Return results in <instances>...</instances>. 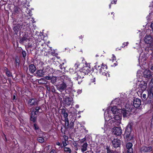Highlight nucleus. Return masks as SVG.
<instances>
[{
    "instance_id": "4d7b16f0",
    "label": "nucleus",
    "mask_w": 153,
    "mask_h": 153,
    "mask_svg": "<svg viewBox=\"0 0 153 153\" xmlns=\"http://www.w3.org/2000/svg\"><path fill=\"white\" fill-rule=\"evenodd\" d=\"M6 74L8 76H11V74L9 71H7Z\"/></svg>"
},
{
    "instance_id": "13d9d810",
    "label": "nucleus",
    "mask_w": 153,
    "mask_h": 153,
    "mask_svg": "<svg viewBox=\"0 0 153 153\" xmlns=\"http://www.w3.org/2000/svg\"><path fill=\"white\" fill-rule=\"evenodd\" d=\"M50 153H56V151L54 149H52L50 152Z\"/></svg>"
},
{
    "instance_id": "72a5a7b5",
    "label": "nucleus",
    "mask_w": 153,
    "mask_h": 153,
    "mask_svg": "<svg viewBox=\"0 0 153 153\" xmlns=\"http://www.w3.org/2000/svg\"><path fill=\"white\" fill-rule=\"evenodd\" d=\"M51 81L52 83H54L56 81V77L55 76H52L51 78Z\"/></svg>"
},
{
    "instance_id": "6e6d98bb",
    "label": "nucleus",
    "mask_w": 153,
    "mask_h": 153,
    "mask_svg": "<svg viewBox=\"0 0 153 153\" xmlns=\"http://www.w3.org/2000/svg\"><path fill=\"white\" fill-rule=\"evenodd\" d=\"M113 57H112V61H113L114 60H115L116 59V58L115 56L114 55H112Z\"/></svg>"
},
{
    "instance_id": "423d86ee",
    "label": "nucleus",
    "mask_w": 153,
    "mask_h": 153,
    "mask_svg": "<svg viewBox=\"0 0 153 153\" xmlns=\"http://www.w3.org/2000/svg\"><path fill=\"white\" fill-rule=\"evenodd\" d=\"M118 114H113L114 120L112 121H113L114 124L116 125H119L121 123V114L120 113H118Z\"/></svg>"
},
{
    "instance_id": "1a4fd4ad",
    "label": "nucleus",
    "mask_w": 153,
    "mask_h": 153,
    "mask_svg": "<svg viewBox=\"0 0 153 153\" xmlns=\"http://www.w3.org/2000/svg\"><path fill=\"white\" fill-rule=\"evenodd\" d=\"M112 133L115 135L120 136L122 133V131L120 127H114L112 129Z\"/></svg>"
},
{
    "instance_id": "dca6fc26",
    "label": "nucleus",
    "mask_w": 153,
    "mask_h": 153,
    "mask_svg": "<svg viewBox=\"0 0 153 153\" xmlns=\"http://www.w3.org/2000/svg\"><path fill=\"white\" fill-rule=\"evenodd\" d=\"M140 100L136 98L135 99L133 102V105L134 107L137 108L139 107L141 105Z\"/></svg>"
},
{
    "instance_id": "aec40b11",
    "label": "nucleus",
    "mask_w": 153,
    "mask_h": 153,
    "mask_svg": "<svg viewBox=\"0 0 153 153\" xmlns=\"http://www.w3.org/2000/svg\"><path fill=\"white\" fill-rule=\"evenodd\" d=\"M44 72H45V73L46 74H50L53 72V68L49 66H47L45 69Z\"/></svg>"
},
{
    "instance_id": "774afa93",
    "label": "nucleus",
    "mask_w": 153,
    "mask_h": 153,
    "mask_svg": "<svg viewBox=\"0 0 153 153\" xmlns=\"http://www.w3.org/2000/svg\"><path fill=\"white\" fill-rule=\"evenodd\" d=\"M46 87L47 89L49 91L50 90V88L48 87L47 85H46Z\"/></svg>"
},
{
    "instance_id": "9b49d317",
    "label": "nucleus",
    "mask_w": 153,
    "mask_h": 153,
    "mask_svg": "<svg viewBox=\"0 0 153 153\" xmlns=\"http://www.w3.org/2000/svg\"><path fill=\"white\" fill-rule=\"evenodd\" d=\"M62 79H63V82H65V83L67 84L68 85L71 86L72 85V82L71 79L67 76L66 75L64 76Z\"/></svg>"
},
{
    "instance_id": "f704fd0d",
    "label": "nucleus",
    "mask_w": 153,
    "mask_h": 153,
    "mask_svg": "<svg viewBox=\"0 0 153 153\" xmlns=\"http://www.w3.org/2000/svg\"><path fill=\"white\" fill-rule=\"evenodd\" d=\"M91 83H90L89 84L90 85H94L95 84V78H94L93 79H91Z\"/></svg>"
},
{
    "instance_id": "f3484780",
    "label": "nucleus",
    "mask_w": 153,
    "mask_h": 153,
    "mask_svg": "<svg viewBox=\"0 0 153 153\" xmlns=\"http://www.w3.org/2000/svg\"><path fill=\"white\" fill-rule=\"evenodd\" d=\"M36 76L40 77L43 76L45 74L43 69H40L36 71Z\"/></svg>"
},
{
    "instance_id": "9d476101",
    "label": "nucleus",
    "mask_w": 153,
    "mask_h": 153,
    "mask_svg": "<svg viewBox=\"0 0 153 153\" xmlns=\"http://www.w3.org/2000/svg\"><path fill=\"white\" fill-rule=\"evenodd\" d=\"M122 104L119 105L117 104V106H114L111 108V111L112 112L113 114H115L120 113V112L118 111L120 110H121V108H120V107H121Z\"/></svg>"
},
{
    "instance_id": "c85d7f7f",
    "label": "nucleus",
    "mask_w": 153,
    "mask_h": 153,
    "mask_svg": "<svg viewBox=\"0 0 153 153\" xmlns=\"http://www.w3.org/2000/svg\"><path fill=\"white\" fill-rule=\"evenodd\" d=\"M29 38L27 34H26L23 36V37L21 39V41L22 42L29 40Z\"/></svg>"
},
{
    "instance_id": "6ab92c4d",
    "label": "nucleus",
    "mask_w": 153,
    "mask_h": 153,
    "mask_svg": "<svg viewBox=\"0 0 153 153\" xmlns=\"http://www.w3.org/2000/svg\"><path fill=\"white\" fill-rule=\"evenodd\" d=\"M148 96L150 98L153 97V86H150L148 89Z\"/></svg>"
},
{
    "instance_id": "ea45409f",
    "label": "nucleus",
    "mask_w": 153,
    "mask_h": 153,
    "mask_svg": "<svg viewBox=\"0 0 153 153\" xmlns=\"http://www.w3.org/2000/svg\"><path fill=\"white\" fill-rule=\"evenodd\" d=\"M69 71L71 73H72V74H73V75H74L75 74L77 73L75 72V71H74V70L72 68H70Z\"/></svg>"
},
{
    "instance_id": "f257e3e1",
    "label": "nucleus",
    "mask_w": 153,
    "mask_h": 153,
    "mask_svg": "<svg viewBox=\"0 0 153 153\" xmlns=\"http://www.w3.org/2000/svg\"><path fill=\"white\" fill-rule=\"evenodd\" d=\"M107 69V66L103 64H102L101 66H98L97 70L99 71L100 73L101 74L105 76L106 77L109 76V74L106 71Z\"/></svg>"
},
{
    "instance_id": "79ce46f5",
    "label": "nucleus",
    "mask_w": 153,
    "mask_h": 153,
    "mask_svg": "<svg viewBox=\"0 0 153 153\" xmlns=\"http://www.w3.org/2000/svg\"><path fill=\"white\" fill-rule=\"evenodd\" d=\"M35 115L33 114V115L32 118L31 117V120H32L33 122H34L36 120V118L34 116Z\"/></svg>"
},
{
    "instance_id": "052dcab7",
    "label": "nucleus",
    "mask_w": 153,
    "mask_h": 153,
    "mask_svg": "<svg viewBox=\"0 0 153 153\" xmlns=\"http://www.w3.org/2000/svg\"><path fill=\"white\" fill-rule=\"evenodd\" d=\"M64 141H67L68 139V137L65 136L64 137Z\"/></svg>"
},
{
    "instance_id": "a19ab883",
    "label": "nucleus",
    "mask_w": 153,
    "mask_h": 153,
    "mask_svg": "<svg viewBox=\"0 0 153 153\" xmlns=\"http://www.w3.org/2000/svg\"><path fill=\"white\" fill-rule=\"evenodd\" d=\"M16 64V66H19V59H16L15 60Z\"/></svg>"
},
{
    "instance_id": "2eb2a0df",
    "label": "nucleus",
    "mask_w": 153,
    "mask_h": 153,
    "mask_svg": "<svg viewBox=\"0 0 153 153\" xmlns=\"http://www.w3.org/2000/svg\"><path fill=\"white\" fill-rule=\"evenodd\" d=\"M132 144L131 143H128L126 146V147L128 150L127 153H132L133 149L132 148Z\"/></svg>"
},
{
    "instance_id": "ddd939ff",
    "label": "nucleus",
    "mask_w": 153,
    "mask_h": 153,
    "mask_svg": "<svg viewBox=\"0 0 153 153\" xmlns=\"http://www.w3.org/2000/svg\"><path fill=\"white\" fill-rule=\"evenodd\" d=\"M152 148L151 146H143L141 147L140 150L142 152H150L152 151Z\"/></svg>"
},
{
    "instance_id": "864d4df0",
    "label": "nucleus",
    "mask_w": 153,
    "mask_h": 153,
    "mask_svg": "<svg viewBox=\"0 0 153 153\" xmlns=\"http://www.w3.org/2000/svg\"><path fill=\"white\" fill-rule=\"evenodd\" d=\"M80 65L76 63V64L75 65V67L76 68H79V66Z\"/></svg>"
},
{
    "instance_id": "39448f33",
    "label": "nucleus",
    "mask_w": 153,
    "mask_h": 153,
    "mask_svg": "<svg viewBox=\"0 0 153 153\" xmlns=\"http://www.w3.org/2000/svg\"><path fill=\"white\" fill-rule=\"evenodd\" d=\"M67 85H68L65 83V82L61 81L59 82L56 86L57 90L60 92H62L66 89Z\"/></svg>"
},
{
    "instance_id": "3c124183",
    "label": "nucleus",
    "mask_w": 153,
    "mask_h": 153,
    "mask_svg": "<svg viewBox=\"0 0 153 153\" xmlns=\"http://www.w3.org/2000/svg\"><path fill=\"white\" fill-rule=\"evenodd\" d=\"M128 44V42L124 43L123 44V45L124 46L123 47H124L125 46L127 45Z\"/></svg>"
},
{
    "instance_id": "69168bd1",
    "label": "nucleus",
    "mask_w": 153,
    "mask_h": 153,
    "mask_svg": "<svg viewBox=\"0 0 153 153\" xmlns=\"http://www.w3.org/2000/svg\"><path fill=\"white\" fill-rule=\"evenodd\" d=\"M151 27L152 29V30H153V22L151 24Z\"/></svg>"
},
{
    "instance_id": "de8ad7c7",
    "label": "nucleus",
    "mask_w": 153,
    "mask_h": 153,
    "mask_svg": "<svg viewBox=\"0 0 153 153\" xmlns=\"http://www.w3.org/2000/svg\"><path fill=\"white\" fill-rule=\"evenodd\" d=\"M149 85L150 86H153V78L151 79L149 82Z\"/></svg>"
},
{
    "instance_id": "473e14b6",
    "label": "nucleus",
    "mask_w": 153,
    "mask_h": 153,
    "mask_svg": "<svg viewBox=\"0 0 153 153\" xmlns=\"http://www.w3.org/2000/svg\"><path fill=\"white\" fill-rule=\"evenodd\" d=\"M24 1H26V2L25 3H23L24 5L23 6L25 8H27L29 6V2L27 0H24Z\"/></svg>"
},
{
    "instance_id": "5701e85b",
    "label": "nucleus",
    "mask_w": 153,
    "mask_h": 153,
    "mask_svg": "<svg viewBox=\"0 0 153 153\" xmlns=\"http://www.w3.org/2000/svg\"><path fill=\"white\" fill-rule=\"evenodd\" d=\"M29 70L30 73H33L36 71V68L34 65L31 64L29 66Z\"/></svg>"
},
{
    "instance_id": "4468645a",
    "label": "nucleus",
    "mask_w": 153,
    "mask_h": 153,
    "mask_svg": "<svg viewBox=\"0 0 153 153\" xmlns=\"http://www.w3.org/2000/svg\"><path fill=\"white\" fill-rule=\"evenodd\" d=\"M147 83L143 81H142L139 85V87L142 90H145L147 88Z\"/></svg>"
},
{
    "instance_id": "6e6552de",
    "label": "nucleus",
    "mask_w": 153,
    "mask_h": 153,
    "mask_svg": "<svg viewBox=\"0 0 153 153\" xmlns=\"http://www.w3.org/2000/svg\"><path fill=\"white\" fill-rule=\"evenodd\" d=\"M84 67H83L82 70V71H80L81 72L82 75H84L86 74H87L90 71V65L89 64H87L85 63L84 65H83Z\"/></svg>"
},
{
    "instance_id": "c756f323",
    "label": "nucleus",
    "mask_w": 153,
    "mask_h": 153,
    "mask_svg": "<svg viewBox=\"0 0 153 153\" xmlns=\"http://www.w3.org/2000/svg\"><path fill=\"white\" fill-rule=\"evenodd\" d=\"M33 128L37 133L38 134L40 132V129L39 128L38 126L36 124H34Z\"/></svg>"
},
{
    "instance_id": "c9c22d12",
    "label": "nucleus",
    "mask_w": 153,
    "mask_h": 153,
    "mask_svg": "<svg viewBox=\"0 0 153 153\" xmlns=\"http://www.w3.org/2000/svg\"><path fill=\"white\" fill-rule=\"evenodd\" d=\"M140 39L141 38L140 36ZM141 41V39H140L139 40V41H137V42H136L135 44L136 45L137 47V48H140V42Z\"/></svg>"
},
{
    "instance_id": "4be33fe9",
    "label": "nucleus",
    "mask_w": 153,
    "mask_h": 153,
    "mask_svg": "<svg viewBox=\"0 0 153 153\" xmlns=\"http://www.w3.org/2000/svg\"><path fill=\"white\" fill-rule=\"evenodd\" d=\"M22 28V25L20 24H18L13 27V30L16 33H17L19 31L21 28Z\"/></svg>"
},
{
    "instance_id": "a878e982",
    "label": "nucleus",
    "mask_w": 153,
    "mask_h": 153,
    "mask_svg": "<svg viewBox=\"0 0 153 153\" xmlns=\"http://www.w3.org/2000/svg\"><path fill=\"white\" fill-rule=\"evenodd\" d=\"M104 115L105 119V121H106V120H109L110 119V118H109V119H107V115H108V117H110L111 118V119L112 118V117H111V116L110 114L109 115V114L108 113V110H105V111L104 113Z\"/></svg>"
},
{
    "instance_id": "7c9ffc66",
    "label": "nucleus",
    "mask_w": 153,
    "mask_h": 153,
    "mask_svg": "<svg viewBox=\"0 0 153 153\" xmlns=\"http://www.w3.org/2000/svg\"><path fill=\"white\" fill-rule=\"evenodd\" d=\"M37 140L39 143H41L44 142L45 141L44 138L41 137H39L37 138Z\"/></svg>"
},
{
    "instance_id": "f03ea898",
    "label": "nucleus",
    "mask_w": 153,
    "mask_h": 153,
    "mask_svg": "<svg viewBox=\"0 0 153 153\" xmlns=\"http://www.w3.org/2000/svg\"><path fill=\"white\" fill-rule=\"evenodd\" d=\"M145 43L149 45V47L151 50H153V39L150 35H146L144 38Z\"/></svg>"
},
{
    "instance_id": "4c0bfd02",
    "label": "nucleus",
    "mask_w": 153,
    "mask_h": 153,
    "mask_svg": "<svg viewBox=\"0 0 153 153\" xmlns=\"http://www.w3.org/2000/svg\"><path fill=\"white\" fill-rule=\"evenodd\" d=\"M141 56H140V58L139 59V63H141L142 62H144L146 60V58H141Z\"/></svg>"
},
{
    "instance_id": "7ed1b4c3",
    "label": "nucleus",
    "mask_w": 153,
    "mask_h": 153,
    "mask_svg": "<svg viewBox=\"0 0 153 153\" xmlns=\"http://www.w3.org/2000/svg\"><path fill=\"white\" fill-rule=\"evenodd\" d=\"M133 124V123L132 122H129L128 125L126 126V132L124 134L126 138H128V139H130V137H131V138H132V137H131V132Z\"/></svg>"
},
{
    "instance_id": "0e129e2a",
    "label": "nucleus",
    "mask_w": 153,
    "mask_h": 153,
    "mask_svg": "<svg viewBox=\"0 0 153 153\" xmlns=\"http://www.w3.org/2000/svg\"><path fill=\"white\" fill-rule=\"evenodd\" d=\"M146 95L145 94H143V98H144V99H145L146 98Z\"/></svg>"
},
{
    "instance_id": "37998d69",
    "label": "nucleus",
    "mask_w": 153,
    "mask_h": 153,
    "mask_svg": "<svg viewBox=\"0 0 153 153\" xmlns=\"http://www.w3.org/2000/svg\"><path fill=\"white\" fill-rule=\"evenodd\" d=\"M22 56L24 58H25L26 57V53L25 51H22Z\"/></svg>"
},
{
    "instance_id": "49530a36",
    "label": "nucleus",
    "mask_w": 153,
    "mask_h": 153,
    "mask_svg": "<svg viewBox=\"0 0 153 153\" xmlns=\"http://www.w3.org/2000/svg\"><path fill=\"white\" fill-rule=\"evenodd\" d=\"M63 116L65 118V119L68 118V114L66 112L65 113H64V114H63Z\"/></svg>"
},
{
    "instance_id": "f8f14e48",
    "label": "nucleus",
    "mask_w": 153,
    "mask_h": 153,
    "mask_svg": "<svg viewBox=\"0 0 153 153\" xmlns=\"http://www.w3.org/2000/svg\"><path fill=\"white\" fill-rule=\"evenodd\" d=\"M112 143L113 147L115 148H117L120 146L121 142L120 140L117 139H114L112 141Z\"/></svg>"
},
{
    "instance_id": "09e8293b",
    "label": "nucleus",
    "mask_w": 153,
    "mask_h": 153,
    "mask_svg": "<svg viewBox=\"0 0 153 153\" xmlns=\"http://www.w3.org/2000/svg\"><path fill=\"white\" fill-rule=\"evenodd\" d=\"M70 109H71V110H73L74 111L73 112H71V113L72 114H74V113H76V110L75 109H74V108H71Z\"/></svg>"
},
{
    "instance_id": "cd10ccee",
    "label": "nucleus",
    "mask_w": 153,
    "mask_h": 153,
    "mask_svg": "<svg viewBox=\"0 0 153 153\" xmlns=\"http://www.w3.org/2000/svg\"><path fill=\"white\" fill-rule=\"evenodd\" d=\"M13 13L14 14H18L19 12L20 9L19 7L16 6H15L13 10Z\"/></svg>"
},
{
    "instance_id": "bf43d9fd",
    "label": "nucleus",
    "mask_w": 153,
    "mask_h": 153,
    "mask_svg": "<svg viewBox=\"0 0 153 153\" xmlns=\"http://www.w3.org/2000/svg\"><path fill=\"white\" fill-rule=\"evenodd\" d=\"M66 112H65V109H63L62 110V114H63L64 113H65Z\"/></svg>"
},
{
    "instance_id": "2f4dec72",
    "label": "nucleus",
    "mask_w": 153,
    "mask_h": 153,
    "mask_svg": "<svg viewBox=\"0 0 153 153\" xmlns=\"http://www.w3.org/2000/svg\"><path fill=\"white\" fill-rule=\"evenodd\" d=\"M64 150L65 152L67 153H71V149L68 147H65L64 148Z\"/></svg>"
},
{
    "instance_id": "c03bdc74",
    "label": "nucleus",
    "mask_w": 153,
    "mask_h": 153,
    "mask_svg": "<svg viewBox=\"0 0 153 153\" xmlns=\"http://www.w3.org/2000/svg\"><path fill=\"white\" fill-rule=\"evenodd\" d=\"M66 141H64L62 142V145L63 146L65 147L67 145V144L66 143Z\"/></svg>"
},
{
    "instance_id": "412c9836",
    "label": "nucleus",
    "mask_w": 153,
    "mask_h": 153,
    "mask_svg": "<svg viewBox=\"0 0 153 153\" xmlns=\"http://www.w3.org/2000/svg\"><path fill=\"white\" fill-rule=\"evenodd\" d=\"M143 75L145 77L148 78L152 76V74L149 70H146L143 72Z\"/></svg>"
},
{
    "instance_id": "8fccbe9b",
    "label": "nucleus",
    "mask_w": 153,
    "mask_h": 153,
    "mask_svg": "<svg viewBox=\"0 0 153 153\" xmlns=\"http://www.w3.org/2000/svg\"><path fill=\"white\" fill-rule=\"evenodd\" d=\"M116 1H117L116 0H113V1L111 2V4L109 5V8H111V4H113L114 3L115 4H116Z\"/></svg>"
},
{
    "instance_id": "338daca9",
    "label": "nucleus",
    "mask_w": 153,
    "mask_h": 153,
    "mask_svg": "<svg viewBox=\"0 0 153 153\" xmlns=\"http://www.w3.org/2000/svg\"><path fill=\"white\" fill-rule=\"evenodd\" d=\"M56 145L58 146H60V143H59V142H57L56 143Z\"/></svg>"
},
{
    "instance_id": "58836bf2",
    "label": "nucleus",
    "mask_w": 153,
    "mask_h": 153,
    "mask_svg": "<svg viewBox=\"0 0 153 153\" xmlns=\"http://www.w3.org/2000/svg\"><path fill=\"white\" fill-rule=\"evenodd\" d=\"M66 126H68L69 125V120L68 118H65V120Z\"/></svg>"
},
{
    "instance_id": "bb28decb",
    "label": "nucleus",
    "mask_w": 153,
    "mask_h": 153,
    "mask_svg": "<svg viewBox=\"0 0 153 153\" xmlns=\"http://www.w3.org/2000/svg\"><path fill=\"white\" fill-rule=\"evenodd\" d=\"M28 103L31 105H35L36 104V100L35 99H32L29 100Z\"/></svg>"
},
{
    "instance_id": "e2e57ef3",
    "label": "nucleus",
    "mask_w": 153,
    "mask_h": 153,
    "mask_svg": "<svg viewBox=\"0 0 153 153\" xmlns=\"http://www.w3.org/2000/svg\"><path fill=\"white\" fill-rule=\"evenodd\" d=\"M111 151L109 149H107V153H111Z\"/></svg>"
},
{
    "instance_id": "5fc2aeb1",
    "label": "nucleus",
    "mask_w": 153,
    "mask_h": 153,
    "mask_svg": "<svg viewBox=\"0 0 153 153\" xmlns=\"http://www.w3.org/2000/svg\"><path fill=\"white\" fill-rule=\"evenodd\" d=\"M77 92L78 94H80L82 93V90L79 89L77 90Z\"/></svg>"
},
{
    "instance_id": "20e7f679",
    "label": "nucleus",
    "mask_w": 153,
    "mask_h": 153,
    "mask_svg": "<svg viewBox=\"0 0 153 153\" xmlns=\"http://www.w3.org/2000/svg\"><path fill=\"white\" fill-rule=\"evenodd\" d=\"M120 108H121V110H120L118 111L120 112L121 114H123V117L124 118L128 117L131 114V109H128L127 108H123L122 109V107H120Z\"/></svg>"
},
{
    "instance_id": "b1692460",
    "label": "nucleus",
    "mask_w": 153,
    "mask_h": 153,
    "mask_svg": "<svg viewBox=\"0 0 153 153\" xmlns=\"http://www.w3.org/2000/svg\"><path fill=\"white\" fill-rule=\"evenodd\" d=\"M88 144L86 143H84L81 146V150L82 152L84 153V152L86 151L87 149Z\"/></svg>"
},
{
    "instance_id": "0eeeda50",
    "label": "nucleus",
    "mask_w": 153,
    "mask_h": 153,
    "mask_svg": "<svg viewBox=\"0 0 153 153\" xmlns=\"http://www.w3.org/2000/svg\"><path fill=\"white\" fill-rule=\"evenodd\" d=\"M74 78L76 81H78V83L80 84L82 82V79L84 77L83 75H82L81 72H78L73 75Z\"/></svg>"
},
{
    "instance_id": "a211bd4d",
    "label": "nucleus",
    "mask_w": 153,
    "mask_h": 153,
    "mask_svg": "<svg viewBox=\"0 0 153 153\" xmlns=\"http://www.w3.org/2000/svg\"><path fill=\"white\" fill-rule=\"evenodd\" d=\"M72 99L71 98L67 97L65 98L64 103L66 105L69 106L72 104Z\"/></svg>"
},
{
    "instance_id": "a18cd8bd",
    "label": "nucleus",
    "mask_w": 153,
    "mask_h": 153,
    "mask_svg": "<svg viewBox=\"0 0 153 153\" xmlns=\"http://www.w3.org/2000/svg\"><path fill=\"white\" fill-rule=\"evenodd\" d=\"M64 64V63L63 62L62 64H61L60 65V68L63 71H65V68L64 67H62V65H63Z\"/></svg>"
},
{
    "instance_id": "680f3d73",
    "label": "nucleus",
    "mask_w": 153,
    "mask_h": 153,
    "mask_svg": "<svg viewBox=\"0 0 153 153\" xmlns=\"http://www.w3.org/2000/svg\"><path fill=\"white\" fill-rule=\"evenodd\" d=\"M42 80L45 81V80L43 78H41L40 80H39V82L40 83H41L42 82L41 81Z\"/></svg>"
},
{
    "instance_id": "603ef678",
    "label": "nucleus",
    "mask_w": 153,
    "mask_h": 153,
    "mask_svg": "<svg viewBox=\"0 0 153 153\" xmlns=\"http://www.w3.org/2000/svg\"><path fill=\"white\" fill-rule=\"evenodd\" d=\"M51 77L50 76H47L45 77V79L47 80L51 79Z\"/></svg>"
},
{
    "instance_id": "393cba45",
    "label": "nucleus",
    "mask_w": 153,
    "mask_h": 153,
    "mask_svg": "<svg viewBox=\"0 0 153 153\" xmlns=\"http://www.w3.org/2000/svg\"><path fill=\"white\" fill-rule=\"evenodd\" d=\"M40 108L38 107H36L35 109V111H34L32 112L31 117L32 118L33 115H36L39 114L40 111H39L40 110Z\"/></svg>"
},
{
    "instance_id": "e433bc0d",
    "label": "nucleus",
    "mask_w": 153,
    "mask_h": 153,
    "mask_svg": "<svg viewBox=\"0 0 153 153\" xmlns=\"http://www.w3.org/2000/svg\"><path fill=\"white\" fill-rule=\"evenodd\" d=\"M26 12L27 13V14L29 15V16H31V11L29 9L27 8Z\"/></svg>"
}]
</instances>
